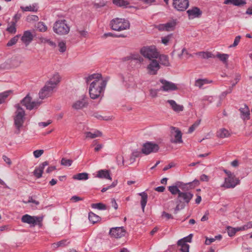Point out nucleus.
Wrapping results in <instances>:
<instances>
[{"label":"nucleus","instance_id":"1","mask_svg":"<svg viewBox=\"0 0 252 252\" xmlns=\"http://www.w3.org/2000/svg\"><path fill=\"white\" fill-rule=\"evenodd\" d=\"M86 82L90 84L89 94L91 98L96 99L102 95L104 91L107 80L101 74H93L86 78Z\"/></svg>","mask_w":252,"mask_h":252},{"label":"nucleus","instance_id":"2","mask_svg":"<svg viewBox=\"0 0 252 252\" xmlns=\"http://www.w3.org/2000/svg\"><path fill=\"white\" fill-rule=\"evenodd\" d=\"M193 194L189 191H181L176 199L177 205L175 209V212L183 209L188 205L192 198Z\"/></svg>","mask_w":252,"mask_h":252},{"label":"nucleus","instance_id":"3","mask_svg":"<svg viewBox=\"0 0 252 252\" xmlns=\"http://www.w3.org/2000/svg\"><path fill=\"white\" fill-rule=\"evenodd\" d=\"M16 111L14 116V124L19 132L20 127L23 126L25 120V112L20 104L15 105Z\"/></svg>","mask_w":252,"mask_h":252},{"label":"nucleus","instance_id":"4","mask_svg":"<svg viewBox=\"0 0 252 252\" xmlns=\"http://www.w3.org/2000/svg\"><path fill=\"white\" fill-rule=\"evenodd\" d=\"M140 53L145 58L150 60L157 59L159 56L157 49L154 45L144 46L140 49Z\"/></svg>","mask_w":252,"mask_h":252},{"label":"nucleus","instance_id":"5","mask_svg":"<svg viewBox=\"0 0 252 252\" xmlns=\"http://www.w3.org/2000/svg\"><path fill=\"white\" fill-rule=\"evenodd\" d=\"M53 30L55 32L59 35L67 34L70 28L66 23L65 20H58L55 22L53 27Z\"/></svg>","mask_w":252,"mask_h":252},{"label":"nucleus","instance_id":"6","mask_svg":"<svg viewBox=\"0 0 252 252\" xmlns=\"http://www.w3.org/2000/svg\"><path fill=\"white\" fill-rule=\"evenodd\" d=\"M239 184L240 180L234 175L232 176L225 178L224 181L220 187L227 189H233Z\"/></svg>","mask_w":252,"mask_h":252},{"label":"nucleus","instance_id":"7","mask_svg":"<svg viewBox=\"0 0 252 252\" xmlns=\"http://www.w3.org/2000/svg\"><path fill=\"white\" fill-rule=\"evenodd\" d=\"M159 149V147L158 144L152 142H147L143 144L141 152L148 155L152 153L158 152Z\"/></svg>","mask_w":252,"mask_h":252},{"label":"nucleus","instance_id":"8","mask_svg":"<svg viewBox=\"0 0 252 252\" xmlns=\"http://www.w3.org/2000/svg\"><path fill=\"white\" fill-rule=\"evenodd\" d=\"M21 104L25 106L27 109L31 110L37 108L40 105V103L38 101H32V97L29 94H28L21 101Z\"/></svg>","mask_w":252,"mask_h":252},{"label":"nucleus","instance_id":"9","mask_svg":"<svg viewBox=\"0 0 252 252\" xmlns=\"http://www.w3.org/2000/svg\"><path fill=\"white\" fill-rule=\"evenodd\" d=\"M160 82L162 84L159 90L164 92H170L176 91L178 89L177 85L171 82L164 79H160Z\"/></svg>","mask_w":252,"mask_h":252},{"label":"nucleus","instance_id":"10","mask_svg":"<svg viewBox=\"0 0 252 252\" xmlns=\"http://www.w3.org/2000/svg\"><path fill=\"white\" fill-rule=\"evenodd\" d=\"M173 6L178 11H184L189 6V0H173Z\"/></svg>","mask_w":252,"mask_h":252},{"label":"nucleus","instance_id":"11","mask_svg":"<svg viewBox=\"0 0 252 252\" xmlns=\"http://www.w3.org/2000/svg\"><path fill=\"white\" fill-rule=\"evenodd\" d=\"M111 28L113 30L120 31L126 29L124 19L116 18L111 22Z\"/></svg>","mask_w":252,"mask_h":252},{"label":"nucleus","instance_id":"12","mask_svg":"<svg viewBox=\"0 0 252 252\" xmlns=\"http://www.w3.org/2000/svg\"><path fill=\"white\" fill-rule=\"evenodd\" d=\"M252 227V221L248 222L247 224L244 225L241 227H237L236 228H233L231 227H227V233L228 235L230 237H232L235 235L236 232L241 231V230H247L249 228Z\"/></svg>","mask_w":252,"mask_h":252},{"label":"nucleus","instance_id":"13","mask_svg":"<svg viewBox=\"0 0 252 252\" xmlns=\"http://www.w3.org/2000/svg\"><path fill=\"white\" fill-rule=\"evenodd\" d=\"M125 230L124 227H116L110 229L109 235L111 237L119 238L124 236Z\"/></svg>","mask_w":252,"mask_h":252},{"label":"nucleus","instance_id":"14","mask_svg":"<svg viewBox=\"0 0 252 252\" xmlns=\"http://www.w3.org/2000/svg\"><path fill=\"white\" fill-rule=\"evenodd\" d=\"M33 37L34 35L30 31H26L23 32L21 40L26 46H28L32 41Z\"/></svg>","mask_w":252,"mask_h":252},{"label":"nucleus","instance_id":"15","mask_svg":"<svg viewBox=\"0 0 252 252\" xmlns=\"http://www.w3.org/2000/svg\"><path fill=\"white\" fill-rule=\"evenodd\" d=\"M189 19L199 18L202 15L201 10L197 7H193L187 11Z\"/></svg>","mask_w":252,"mask_h":252},{"label":"nucleus","instance_id":"16","mask_svg":"<svg viewBox=\"0 0 252 252\" xmlns=\"http://www.w3.org/2000/svg\"><path fill=\"white\" fill-rule=\"evenodd\" d=\"M172 133H175L174 139H171V142L173 143H181L183 142L182 134L181 131L175 127H171Z\"/></svg>","mask_w":252,"mask_h":252},{"label":"nucleus","instance_id":"17","mask_svg":"<svg viewBox=\"0 0 252 252\" xmlns=\"http://www.w3.org/2000/svg\"><path fill=\"white\" fill-rule=\"evenodd\" d=\"M54 89L49 85H46L39 92V95L40 98L43 99L44 98L50 96L53 92Z\"/></svg>","mask_w":252,"mask_h":252},{"label":"nucleus","instance_id":"18","mask_svg":"<svg viewBox=\"0 0 252 252\" xmlns=\"http://www.w3.org/2000/svg\"><path fill=\"white\" fill-rule=\"evenodd\" d=\"M61 79V77L59 74L56 73L51 77L47 84L55 89L60 82Z\"/></svg>","mask_w":252,"mask_h":252},{"label":"nucleus","instance_id":"19","mask_svg":"<svg viewBox=\"0 0 252 252\" xmlns=\"http://www.w3.org/2000/svg\"><path fill=\"white\" fill-rule=\"evenodd\" d=\"M48 165V162L47 161H44L42 162L41 164H39L38 166H37L33 172V175L36 177L37 178H40L42 177L43 170L45 167Z\"/></svg>","mask_w":252,"mask_h":252},{"label":"nucleus","instance_id":"20","mask_svg":"<svg viewBox=\"0 0 252 252\" xmlns=\"http://www.w3.org/2000/svg\"><path fill=\"white\" fill-rule=\"evenodd\" d=\"M160 68V66L158 62L154 59L152 60L148 65V69L151 74L155 75L157 74V71Z\"/></svg>","mask_w":252,"mask_h":252},{"label":"nucleus","instance_id":"21","mask_svg":"<svg viewBox=\"0 0 252 252\" xmlns=\"http://www.w3.org/2000/svg\"><path fill=\"white\" fill-rule=\"evenodd\" d=\"M170 105L171 108L176 112H180L184 110V106L178 104L174 100H168L167 101Z\"/></svg>","mask_w":252,"mask_h":252},{"label":"nucleus","instance_id":"22","mask_svg":"<svg viewBox=\"0 0 252 252\" xmlns=\"http://www.w3.org/2000/svg\"><path fill=\"white\" fill-rule=\"evenodd\" d=\"M20 8L24 12L26 11L37 12L38 7L36 3H33L26 6H21Z\"/></svg>","mask_w":252,"mask_h":252},{"label":"nucleus","instance_id":"23","mask_svg":"<svg viewBox=\"0 0 252 252\" xmlns=\"http://www.w3.org/2000/svg\"><path fill=\"white\" fill-rule=\"evenodd\" d=\"M6 31L11 34H15L17 32L16 21H12L8 24Z\"/></svg>","mask_w":252,"mask_h":252},{"label":"nucleus","instance_id":"24","mask_svg":"<svg viewBox=\"0 0 252 252\" xmlns=\"http://www.w3.org/2000/svg\"><path fill=\"white\" fill-rule=\"evenodd\" d=\"M225 4H232L235 6H242L246 4L245 0H225L223 2Z\"/></svg>","mask_w":252,"mask_h":252},{"label":"nucleus","instance_id":"25","mask_svg":"<svg viewBox=\"0 0 252 252\" xmlns=\"http://www.w3.org/2000/svg\"><path fill=\"white\" fill-rule=\"evenodd\" d=\"M139 195L141 196V206L143 212H144L145 207L146 205L147 200H148V195L145 192H142L141 193H139Z\"/></svg>","mask_w":252,"mask_h":252},{"label":"nucleus","instance_id":"26","mask_svg":"<svg viewBox=\"0 0 252 252\" xmlns=\"http://www.w3.org/2000/svg\"><path fill=\"white\" fill-rule=\"evenodd\" d=\"M96 177L99 178L111 179L109 171L107 170H100L98 171Z\"/></svg>","mask_w":252,"mask_h":252},{"label":"nucleus","instance_id":"27","mask_svg":"<svg viewBox=\"0 0 252 252\" xmlns=\"http://www.w3.org/2000/svg\"><path fill=\"white\" fill-rule=\"evenodd\" d=\"M179 182L176 183L175 185L169 186L168 187V190L171 192L172 195H179V193L181 191L179 189Z\"/></svg>","mask_w":252,"mask_h":252},{"label":"nucleus","instance_id":"28","mask_svg":"<svg viewBox=\"0 0 252 252\" xmlns=\"http://www.w3.org/2000/svg\"><path fill=\"white\" fill-rule=\"evenodd\" d=\"M158 57L159 58V62L161 64L165 66H169L170 65L167 55H159Z\"/></svg>","mask_w":252,"mask_h":252},{"label":"nucleus","instance_id":"29","mask_svg":"<svg viewBox=\"0 0 252 252\" xmlns=\"http://www.w3.org/2000/svg\"><path fill=\"white\" fill-rule=\"evenodd\" d=\"M212 82V80H209L207 79H198L195 80L194 85L198 87L199 88H201L204 85L211 83Z\"/></svg>","mask_w":252,"mask_h":252},{"label":"nucleus","instance_id":"30","mask_svg":"<svg viewBox=\"0 0 252 252\" xmlns=\"http://www.w3.org/2000/svg\"><path fill=\"white\" fill-rule=\"evenodd\" d=\"M230 135V133L225 128H221L217 132V136L224 138L228 137Z\"/></svg>","mask_w":252,"mask_h":252},{"label":"nucleus","instance_id":"31","mask_svg":"<svg viewBox=\"0 0 252 252\" xmlns=\"http://www.w3.org/2000/svg\"><path fill=\"white\" fill-rule=\"evenodd\" d=\"M43 219L42 216L40 217H32L28 215H24L22 218V220H42Z\"/></svg>","mask_w":252,"mask_h":252},{"label":"nucleus","instance_id":"32","mask_svg":"<svg viewBox=\"0 0 252 252\" xmlns=\"http://www.w3.org/2000/svg\"><path fill=\"white\" fill-rule=\"evenodd\" d=\"M86 106V102L84 99L81 100H77L75 102L73 105L72 107L75 109H80Z\"/></svg>","mask_w":252,"mask_h":252},{"label":"nucleus","instance_id":"33","mask_svg":"<svg viewBox=\"0 0 252 252\" xmlns=\"http://www.w3.org/2000/svg\"><path fill=\"white\" fill-rule=\"evenodd\" d=\"M85 137L86 138L93 139L97 137L100 136L101 133L98 131H96L94 133L88 131L85 133Z\"/></svg>","mask_w":252,"mask_h":252},{"label":"nucleus","instance_id":"34","mask_svg":"<svg viewBox=\"0 0 252 252\" xmlns=\"http://www.w3.org/2000/svg\"><path fill=\"white\" fill-rule=\"evenodd\" d=\"M91 207L93 209H95L99 210H106L108 209L107 206L102 203H92Z\"/></svg>","mask_w":252,"mask_h":252},{"label":"nucleus","instance_id":"35","mask_svg":"<svg viewBox=\"0 0 252 252\" xmlns=\"http://www.w3.org/2000/svg\"><path fill=\"white\" fill-rule=\"evenodd\" d=\"M73 178L75 180H86L88 179V174L86 173H78L74 175Z\"/></svg>","mask_w":252,"mask_h":252},{"label":"nucleus","instance_id":"36","mask_svg":"<svg viewBox=\"0 0 252 252\" xmlns=\"http://www.w3.org/2000/svg\"><path fill=\"white\" fill-rule=\"evenodd\" d=\"M197 54L203 59L215 58V55L209 52H200Z\"/></svg>","mask_w":252,"mask_h":252},{"label":"nucleus","instance_id":"37","mask_svg":"<svg viewBox=\"0 0 252 252\" xmlns=\"http://www.w3.org/2000/svg\"><path fill=\"white\" fill-rule=\"evenodd\" d=\"M228 57V55L226 54L218 53L216 55H215V57L218 58L220 61L226 64H227Z\"/></svg>","mask_w":252,"mask_h":252},{"label":"nucleus","instance_id":"38","mask_svg":"<svg viewBox=\"0 0 252 252\" xmlns=\"http://www.w3.org/2000/svg\"><path fill=\"white\" fill-rule=\"evenodd\" d=\"M70 242L67 240H63L57 243H54L53 246L54 248H58L59 247H64L69 244Z\"/></svg>","mask_w":252,"mask_h":252},{"label":"nucleus","instance_id":"39","mask_svg":"<svg viewBox=\"0 0 252 252\" xmlns=\"http://www.w3.org/2000/svg\"><path fill=\"white\" fill-rule=\"evenodd\" d=\"M179 250L182 252H189V245L187 243L178 244Z\"/></svg>","mask_w":252,"mask_h":252},{"label":"nucleus","instance_id":"40","mask_svg":"<svg viewBox=\"0 0 252 252\" xmlns=\"http://www.w3.org/2000/svg\"><path fill=\"white\" fill-rule=\"evenodd\" d=\"M192 236L193 234H190L188 236L179 240L177 242V244H180L181 243H186L187 242H191Z\"/></svg>","mask_w":252,"mask_h":252},{"label":"nucleus","instance_id":"41","mask_svg":"<svg viewBox=\"0 0 252 252\" xmlns=\"http://www.w3.org/2000/svg\"><path fill=\"white\" fill-rule=\"evenodd\" d=\"M37 30L41 32H45L47 30V26L43 22H38L36 26Z\"/></svg>","mask_w":252,"mask_h":252},{"label":"nucleus","instance_id":"42","mask_svg":"<svg viewBox=\"0 0 252 252\" xmlns=\"http://www.w3.org/2000/svg\"><path fill=\"white\" fill-rule=\"evenodd\" d=\"M130 59L138 60L139 62L143 61V59L138 54H131L130 56H127V60Z\"/></svg>","mask_w":252,"mask_h":252},{"label":"nucleus","instance_id":"43","mask_svg":"<svg viewBox=\"0 0 252 252\" xmlns=\"http://www.w3.org/2000/svg\"><path fill=\"white\" fill-rule=\"evenodd\" d=\"M19 35H17L12 38L7 43L6 45L8 47L12 46L13 45H15L18 40Z\"/></svg>","mask_w":252,"mask_h":252},{"label":"nucleus","instance_id":"44","mask_svg":"<svg viewBox=\"0 0 252 252\" xmlns=\"http://www.w3.org/2000/svg\"><path fill=\"white\" fill-rule=\"evenodd\" d=\"M59 51L61 53H63L66 51V46L65 42L63 41H61L58 43Z\"/></svg>","mask_w":252,"mask_h":252},{"label":"nucleus","instance_id":"45","mask_svg":"<svg viewBox=\"0 0 252 252\" xmlns=\"http://www.w3.org/2000/svg\"><path fill=\"white\" fill-rule=\"evenodd\" d=\"M11 93V91H6L0 94V104L2 103L4 101L5 99Z\"/></svg>","mask_w":252,"mask_h":252},{"label":"nucleus","instance_id":"46","mask_svg":"<svg viewBox=\"0 0 252 252\" xmlns=\"http://www.w3.org/2000/svg\"><path fill=\"white\" fill-rule=\"evenodd\" d=\"M200 123V120H198L195 122L191 126H190L189 129L188 133H192L196 128L199 125Z\"/></svg>","mask_w":252,"mask_h":252},{"label":"nucleus","instance_id":"47","mask_svg":"<svg viewBox=\"0 0 252 252\" xmlns=\"http://www.w3.org/2000/svg\"><path fill=\"white\" fill-rule=\"evenodd\" d=\"M26 222L30 225V227H34L36 225H38V227L40 228L42 226V221H24Z\"/></svg>","mask_w":252,"mask_h":252},{"label":"nucleus","instance_id":"48","mask_svg":"<svg viewBox=\"0 0 252 252\" xmlns=\"http://www.w3.org/2000/svg\"><path fill=\"white\" fill-rule=\"evenodd\" d=\"M116 159L119 165H124V156L122 154L118 155Z\"/></svg>","mask_w":252,"mask_h":252},{"label":"nucleus","instance_id":"49","mask_svg":"<svg viewBox=\"0 0 252 252\" xmlns=\"http://www.w3.org/2000/svg\"><path fill=\"white\" fill-rule=\"evenodd\" d=\"M241 113L246 117H248L250 115V111L247 105H245L244 108H241L240 109Z\"/></svg>","mask_w":252,"mask_h":252},{"label":"nucleus","instance_id":"50","mask_svg":"<svg viewBox=\"0 0 252 252\" xmlns=\"http://www.w3.org/2000/svg\"><path fill=\"white\" fill-rule=\"evenodd\" d=\"M175 24L174 23H172L171 22L167 23L165 24V25H163V30H165L167 31H169L171 30H172L173 28L174 27Z\"/></svg>","mask_w":252,"mask_h":252},{"label":"nucleus","instance_id":"51","mask_svg":"<svg viewBox=\"0 0 252 252\" xmlns=\"http://www.w3.org/2000/svg\"><path fill=\"white\" fill-rule=\"evenodd\" d=\"M72 163V160L65 158H63L61 160V163L64 166H70Z\"/></svg>","mask_w":252,"mask_h":252},{"label":"nucleus","instance_id":"52","mask_svg":"<svg viewBox=\"0 0 252 252\" xmlns=\"http://www.w3.org/2000/svg\"><path fill=\"white\" fill-rule=\"evenodd\" d=\"M100 219V217L94 214V213L91 212L89 214V220H99Z\"/></svg>","mask_w":252,"mask_h":252},{"label":"nucleus","instance_id":"53","mask_svg":"<svg viewBox=\"0 0 252 252\" xmlns=\"http://www.w3.org/2000/svg\"><path fill=\"white\" fill-rule=\"evenodd\" d=\"M171 37L172 34H169L167 36L163 37L161 38V42L163 44L167 45Z\"/></svg>","mask_w":252,"mask_h":252},{"label":"nucleus","instance_id":"54","mask_svg":"<svg viewBox=\"0 0 252 252\" xmlns=\"http://www.w3.org/2000/svg\"><path fill=\"white\" fill-rule=\"evenodd\" d=\"M113 2L114 4L119 6H125L126 4L125 0H113Z\"/></svg>","mask_w":252,"mask_h":252},{"label":"nucleus","instance_id":"55","mask_svg":"<svg viewBox=\"0 0 252 252\" xmlns=\"http://www.w3.org/2000/svg\"><path fill=\"white\" fill-rule=\"evenodd\" d=\"M93 146H95L94 151L95 152H97L99 151L102 148V145L100 144H97L96 141H94L93 142Z\"/></svg>","mask_w":252,"mask_h":252},{"label":"nucleus","instance_id":"56","mask_svg":"<svg viewBox=\"0 0 252 252\" xmlns=\"http://www.w3.org/2000/svg\"><path fill=\"white\" fill-rule=\"evenodd\" d=\"M44 153V150H35L33 152V156L35 158H38L40 157Z\"/></svg>","mask_w":252,"mask_h":252},{"label":"nucleus","instance_id":"57","mask_svg":"<svg viewBox=\"0 0 252 252\" xmlns=\"http://www.w3.org/2000/svg\"><path fill=\"white\" fill-rule=\"evenodd\" d=\"M77 32L79 34L80 36L82 37H86L88 35V32L85 30H77Z\"/></svg>","mask_w":252,"mask_h":252},{"label":"nucleus","instance_id":"58","mask_svg":"<svg viewBox=\"0 0 252 252\" xmlns=\"http://www.w3.org/2000/svg\"><path fill=\"white\" fill-rule=\"evenodd\" d=\"M241 39V36L238 35L237 36L234 41L233 44L232 45H230L229 47H234L236 46L240 42Z\"/></svg>","mask_w":252,"mask_h":252},{"label":"nucleus","instance_id":"59","mask_svg":"<svg viewBox=\"0 0 252 252\" xmlns=\"http://www.w3.org/2000/svg\"><path fill=\"white\" fill-rule=\"evenodd\" d=\"M162 217L163 219H166L167 220L174 219V218L171 214L166 213L165 212L162 213Z\"/></svg>","mask_w":252,"mask_h":252},{"label":"nucleus","instance_id":"60","mask_svg":"<svg viewBox=\"0 0 252 252\" xmlns=\"http://www.w3.org/2000/svg\"><path fill=\"white\" fill-rule=\"evenodd\" d=\"M158 92V90L151 89L150 90V94L152 97H155L157 96Z\"/></svg>","mask_w":252,"mask_h":252},{"label":"nucleus","instance_id":"61","mask_svg":"<svg viewBox=\"0 0 252 252\" xmlns=\"http://www.w3.org/2000/svg\"><path fill=\"white\" fill-rule=\"evenodd\" d=\"M48 40H49V39H47V38L43 37H39L38 38V41H39L38 42L39 43L45 44V43H48Z\"/></svg>","mask_w":252,"mask_h":252},{"label":"nucleus","instance_id":"62","mask_svg":"<svg viewBox=\"0 0 252 252\" xmlns=\"http://www.w3.org/2000/svg\"><path fill=\"white\" fill-rule=\"evenodd\" d=\"M215 241V239L214 238H207L205 240V244L207 245H210L212 242Z\"/></svg>","mask_w":252,"mask_h":252},{"label":"nucleus","instance_id":"63","mask_svg":"<svg viewBox=\"0 0 252 252\" xmlns=\"http://www.w3.org/2000/svg\"><path fill=\"white\" fill-rule=\"evenodd\" d=\"M83 198H81L80 197L77 196H73L71 197V200L73 202H77L78 201L83 200Z\"/></svg>","mask_w":252,"mask_h":252},{"label":"nucleus","instance_id":"64","mask_svg":"<svg viewBox=\"0 0 252 252\" xmlns=\"http://www.w3.org/2000/svg\"><path fill=\"white\" fill-rule=\"evenodd\" d=\"M200 180L202 181H205V182H207L209 181V177L208 176H207L205 174H202L201 176H200Z\"/></svg>","mask_w":252,"mask_h":252}]
</instances>
